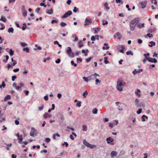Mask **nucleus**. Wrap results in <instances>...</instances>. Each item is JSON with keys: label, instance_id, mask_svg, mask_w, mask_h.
Segmentation results:
<instances>
[{"label": "nucleus", "instance_id": "f257e3e1", "mask_svg": "<svg viewBox=\"0 0 158 158\" xmlns=\"http://www.w3.org/2000/svg\"><path fill=\"white\" fill-rule=\"evenodd\" d=\"M140 18L137 17L131 20L130 23V29L131 31H134L137 24L140 21Z\"/></svg>", "mask_w": 158, "mask_h": 158}, {"label": "nucleus", "instance_id": "13d9d810", "mask_svg": "<svg viewBox=\"0 0 158 158\" xmlns=\"http://www.w3.org/2000/svg\"><path fill=\"white\" fill-rule=\"evenodd\" d=\"M19 143L20 144H22V143H24L25 145H27L28 143L27 141H25L24 142L23 141H22V142H19Z\"/></svg>", "mask_w": 158, "mask_h": 158}, {"label": "nucleus", "instance_id": "e2e57ef3", "mask_svg": "<svg viewBox=\"0 0 158 158\" xmlns=\"http://www.w3.org/2000/svg\"><path fill=\"white\" fill-rule=\"evenodd\" d=\"M81 102L80 101L79 102H78L77 103L76 106H78V107H80L81 106Z\"/></svg>", "mask_w": 158, "mask_h": 158}, {"label": "nucleus", "instance_id": "7c9ffc66", "mask_svg": "<svg viewBox=\"0 0 158 158\" xmlns=\"http://www.w3.org/2000/svg\"><path fill=\"white\" fill-rule=\"evenodd\" d=\"M126 54L127 55H131V56H133L134 54L133 52L131 51L127 52Z\"/></svg>", "mask_w": 158, "mask_h": 158}, {"label": "nucleus", "instance_id": "79ce46f5", "mask_svg": "<svg viewBox=\"0 0 158 158\" xmlns=\"http://www.w3.org/2000/svg\"><path fill=\"white\" fill-rule=\"evenodd\" d=\"M24 71L23 72V74H26L28 72V70L26 69L25 67L24 68Z\"/></svg>", "mask_w": 158, "mask_h": 158}, {"label": "nucleus", "instance_id": "423d86ee", "mask_svg": "<svg viewBox=\"0 0 158 158\" xmlns=\"http://www.w3.org/2000/svg\"><path fill=\"white\" fill-rule=\"evenodd\" d=\"M72 12L71 10H68L67 12L65 13L62 16V18L64 19L67 18L69 16L72 14Z\"/></svg>", "mask_w": 158, "mask_h": 158}, {"label": "nucleus", "instance_id": "a211bd4d", "mask_svg": "<svg viewBox=\"0 0 158 158\" xmlns=\"http://www.w3.org/2000/svg\"><path fill=\"white\" fill-rule=\"evenodd\" d=\"M5 27V26L3 23H0V29L1 30H3L4 29Z\"/></svg>", "mask_w": 158, "mask_h": 158}, {"label": "nucleus", "instance_id": "2f4dec72", "mask_svg": "<svg viewBox=\"0 0 158 158\" xmlns=\"http://www.w3.org/2000/svg\"><path fill=\"white\" fill-rule=\"evenodd\" d=\"M98 109L96 108H94L92 110V113L94 114H96L97 113Z\"/></svg>", "mask_w": 158, "mask_h": 158}, {"label": "nucleus", "instance_id": "69168bd1", "mask_svg": "<svg viewBox=\"0 0 158 158\" xmlns=\"http://www.w3.org/2000/svg\"><path fill=\"white\" fill-rule=\"evenodd\" d=\"M145 115H143L141 117V118L142 119L143 121L144 122L145 121Z\"/></svg>", "mask_w": 158, "mask_h": 158}, {"label": "nucleus", "instance_id": "473e14b6", "mask_svg": "<svg viewBox=\"0 0 158 158\" xmlns=\"http://www.w3.org/2000/svg\"><path fill=\"white\" fill-rule=\"evenodd\" d=\"M59 117L61 120H63L64 119V117L63 114H59Z\"/></svg>", "mask_w": 158, "mask_h": 158}, {"label": "nucleus", "instance_id": "4c0bfd02", "mask_svg": "<svg viewBox=\"0 0 158 158\" xmlns=\"http://www.w3.org/2000/svg\"><path fill=\"white\" fill-rule=\"evenodd\" d=\"M78 9L76 7H74L73 10V11L74 13H76L78 11Z\"/></svg>", "mask_w": 158, "mask_h": 158}, {"label": "nucleus", "instance_id": "a18cd8bd", "mask_svg": "<svg viewBox=\"0 0 158 158\" xmlns=\"http://www.w3.org/2000/svg\"><path fill=\"white\" fill-rule=\"evenodd\" d=\"M82 127L83 128V131H87V127L85 125H83L82 126Z\"/></svg>", "mask_w": 158, "mask_h": 158}, {"label": "nucleus", "instance_id": "338daca9", "mask_svg": "<svg viewBox=\"0 0 158 158\" xmlns=\"http://www.w3.org/2000/svg\"><path fill=\"white\" fill-rule=\"evenodd\" d=\"M44 99L46 101H47L48 99V96L47 95H46L44 97Z\"/></svg>", "mask_w": 158, "mask_h": 158}, {"label": "nucleus", "instance_id": "bf43d9fd", "mask_svg": "<svg viewBox=\"0 0 158 158\" xmlns=\"http://www.w3.org/2000/svg\"><path fill=\"white\" fill-rule=\"evenodd\" d=\"M44 105H42V106L41 107H39L38 108V110L39 111L42 110L44 108Z\"/></svg>", "mask_w": 158, "mask_h": 158}, {"label": "nucleus", "instance_id": "774afa93", "mask_svg": "<svg viewBox=\"0 0 158 158\" xmlns=\"http://www.w3.org/2000/svg\"><path fill=\"white\" fill-rule=\"evenodd\" d=\"M25 93L26 95L27 96L28 95V94H29V91H27V90H24V91H23Z\"/></svg>", "mask_w": 158, "mask_h": 158}, {"label": "nucleus", "instance_id": "72a5a7b5", "mask_svg": "<svg viewBox=\"0 0 158 158\" xmlns=\"http://www.w3.org/2000/svg\"><path fill=\"white\" fill-rule=\"evenodd\" d=\"M83 79L85 81L87 82L89 81H90V80H89V78L85 77H83Z\"/></svg>", "mask_w": 158, "mask_h": 158}, {"label": "nucleus", "instance_id": "412c9836", "mask_svg": "<svg viewBox=\"0 0 158 158\" xmlns=\"http://www.w3.org/2000/svg\"><path fill=\"white\" fill-rule=\"evenodd\" d=\"M11 97L10 95H7L4 99V100L5 101H6L10 99L11 98Z\"/></svg>", "mask_w": 158, "mask_h": 158}, {"label": "nucleus", "instance_id": "c9c22d12", "mask_svg": "<svg viewBox=\"0 0 158 158\" xmlns=\"http://www.w3.org/2000/svg\"><path fill=\"white\" fill-rule=\"evenodd\" d=\"M27 27V25L25 23L23 24V26L22 27L23 30L24 31Z\"/></svg>", "mask_w": 158, "mask_h": 158}, {"label": "nucleus", "instance_id": "cd10ccee", "mask_svg": "<svg viewBox=\"0 0 158 158\" xmlns=\"http://www.w3.org/2000/svg\"><path fill=\"white\" fill-rule=\"evenodd\" d=\"M72 37H75V39L73 40V41L76 42L78 40V38L76 35L74 34L73 35Z\"/></svg>", "mask_w": 158, "mask_h": 158}, {"label": "nucleus", "instance_id": "bb28decb", "mask_svg": "<svg viewBox=\"0 0 158 158\" xmlns=\"http://www.w3.org/2000/svg\"><path fill=\"white\" fill-rule=\"evenodd\" d=\"M8 31L9 33L11 32L12 33H13L14 32L13 28L12 27L9 28L8 29Z\"/></svg>", "mask_w": 158, "mask_h": 158}, {"label": "nucleus", "instance_id": "1a4fd4ad", "mask_svg": "<svg viewBox=\"0 0 158 158\" xmlns=\"http://www.w3.org/2000/svg\"><path fill=\"white\" fill-rule=\"evenodd\" d=\"M148 60L149 62L151 63H156L157 62V60L156 59L151 57H148Z\"/></svg>", "mask_w": 158, "mask_h": 158}, {"label": "nucleus", "instance_id": "ea45409f", "mask_svg": "<svg viewBox=\"0 0 158 158\" xmlns=\"http://www.w3.org/2000/svg\"><path fill=\"white\" fill-rule=\"evenodd\" d=\"M60 25L62 27H64L66 26L67 24L64 22H62L60 23Z\"/></svg>", "mask_w": 158, "mask_h": 158}, {"label": "nucleus", "instance_id": "c03bdc74", "mask_svg": "<svg viewBox=\"0 0 158 158\" xmlns=\"http://www.w3.org/2000/svg\"><path fill=\"white\" fill-rule=\"evenodd\" d=\"M108 24V22L106 20H103L102 21V25H107Z\"/></svg>", "mask_w": 158, "mask_h": 158}, {"label": "nucleus", "instance_id": "0eeeda50", "mask_svg": "<svg viewBox=\"0 0 158 158\" xmlns=\"http://www.w3.org/2000/svg\"><path fill=\"white\" fill-rule=\"evenodd\" d=\"M92 20L91 18H86L85 19L84 25L85 26L89 25L91 23Z\"/></svg>", "mask_w": 158, "mask_h": 158}, {"label": "nucleus", "instance_id": "2eb2a0df", "mask_svg": "<svg viewBox=\"0 0 158 158\" xmlns=\"http://www.w3.org/2000/svg\"><path fill=\"white\" fill-rule=\"evenodd\" d=\"M144 23L141 24H139L136 25V27L138 28L139 29H140L141 28H142L144 27Z\"/></svg>", "mask_w": 158, "mask_h": 158}, {"label": "nucleus", "instance_id": "7ed1b4c3", "mask_svg": "<svg viewBox=\"0 0 158 158\" xmlns=\"http://www.w3.org/2000/svg\"><path fill=\"white\" fill-rule=\"evenodd\" d=\"M66 54L69 57L72 58L74 57V53L72 52V49L69 47H68V49L66 50Z\"/></svg>", "mask_w": 158, "mask_h": 158}, {"label": "nucleus", "instance_id": "f3484780", "mask_svg": "<svg viewBox=\"0 0 158 158\" xmlns=\"http://www.w3.org/2000/svg\"><path fill=\"white\" fill-rule=\"evenodd\" d=\"M149 43L151 44H149L148 45V46L150 47H152L153 46H155L156 45V43L155 42L153 41H150Z\"/></svg>", "mask_w": 158, "mask_h": 158}, {"label": "nucleus", "instance_id": "39448f33", "mask_svg": "<svg viewBox=\"0 0 158 158\" xmlns=\"http://www.w3.org/2000/svg\"><path fill=\"white\" fill-rule=\"evenodd\" d=\"M38 132L35 129L32 127L31 128V131L30 132V135L31 136L34 137L37 135Z\"/></svg>", "mask_w": 158, "mask_h": 158}, {"label": "nucleus", "instance_id": "680f3d73", "mask_svg": "<svg viewBox=\"0 0 158 158\" xmlns=\"http://www.w3.org/2000/svg\"><path fill=\"white\" fill-rule=\"evenodd\" d=\"M17 78V76H12V81H15V80L16 78Z\"/></svg>", "mask_w": 158, "mask_h": 158}, {"label": "nucleus", "instance_id": "4d7b16f0", "mask_svg": "<svg viewBox=\"0 0 158 158\" xmlns=\"http://www.w3.org/2000/svg\"><path fill=\"white\" fill-rule=\"evenodd\" d=\"M92 57H89L88 58L85 59V61L86 62H88L90 61V60L92 59Z\"/></svg>", "mask_w": 158, "mask_h": 158}, {"label": "nucleus", "instance_id": "f8f14e48", "mask_svg": "<svg viewBox=\"0 0 158 158\" xmlns=\"http://www.w3.org/2000/svg\"><path fill=\"white\" fill-rule=\"evenodd\" d=\"M88 78H89V80H94L97 78V77L95 75V74L91 75L90 76H89L88 77Z\"/></svg>", "mask_w": 158, "mask_h": 158}, {"label": "nucleus", "instance_id": "5fc2aeb1", "mask_svg": "<svg viewBox=\"0 0 158 158\" xmlns=\"http://www.w3.org/2000/svg\"><path fill=\"white\" fill-rule=\"evenodd\" d=\"M71 64L72 65H73L74 67H76L77 66V64L75 63L74 61L73 60L71 61Z\"/></svg>", "mask_w": 158, "mask_h": 158}, {"label": "nucleus", "instance_id": "ddd939ff", "mask_svg": "<svg viewBox=\"0 0 158 158\" xmlns=\"http://www.w3.org/2000/svg\"><path fill=\"white\" fill-rule=\"evenodd\" d=\"M117 155V152L115 151H113L110 153V156L112 157H113L114 156H116Z\"/></svg>", "mask_w": 158, "mask_h": 158}, {"label": "nucleus", "instance_id": "58836bf2", "mask_svg": "<svg viewBox=\"0 0 158 158\" xmlns=\"http://www.w3.org/2000/svg\"><path fill=\"white\" fill-rule=\"evenodd\" d=\"M0 119H2L3 121H5L6 119V117L2 116V114L0 115Z\"/></svg>", "mask_w": 158, "mask_h": 158}, {"label": "nucleus", "instance_id": "37998d69", "mask_svg": "<svg viewBox=\"0 0 158 158\" xmlns=\"http://www.w3.org/2000/svg\"><path fill=\"white\" fill-rule=\"evenodd\" d=\"M151 2L152 3H153L155 5H156L157 3V2L156 0H151Z\"/></svg>", "mask_w": 158, "mask_h": 158}, {"label": "nucleus", "instance_id": "c756f323", "mask_svg": "<svg viewBox=\"0 0 158 158\" xmlns=\"http://www.w3.org/2000/svg\"><path fill=\"white\" fill-rule=\"evenodd\" d=\"M104 6H105L107 10L110 9V8L108 6V3L107 2H106L104 4Z\"/></svg>", "mask_w": 158, "mask_h": 158}, {"label": "nucleus", "instance_id": "de8ad7c7", "mask_svg": "<svg viewBox=\"0 0 158 158\" xmlns=\"http://www.w3.org/2000/svg\"><path fill=\"white\" fill-rule=\"evenodd\" d=\"M96 83L95 85H97L98 84H99L101 83V81L98 79H96L95 80Z\"/></svg>", "mask_w": 158, "mask_h": 158}, {"label": "nucleus", "instance_id": "20e7f679", "mask_svg": "<svg viewBox=\"0 0 158 158\" xmlns=\"http://www.w3.org/2000/svg\"><path fill=\"white\" fill-rule=\"evenodd\" d=\"M135 105L138 107H144L145 105L144 103H139V100L138 99H136L135 100Z\"/></svg>", "mask_w": 158, "mask_h": 158}, {"label": "nucleus", "instance_id": "aec40b11", "mask_svg": "<svg viewBox=\"0 0 158 158\" xmlns=\"http://www.w3.org/2000/svg\"><path fill=\"white\" fill-rule=\"evenodd\" d=\"M50 117V115L48 114L47 113H45L44 115V118H46L48 117Z\"/></svg>", "mask_w": 158, "mask_h": 158}, {"label": "nucleus", "instance_id": "603ef678", "mask_svg": "<svg viewBox=\"0 0 158 158\" xmlns=\"http://www.w3.org/2000/svg\"><path fill=\"white\" fill-rule=\"evenodd\" d=\"M142 111V109L141 108H139V109L137 111L136 113L138 114H140Z\"/></svg>", "mask_w": 158, "mask_h": 158}, {"label": "nucleus", "instance_id": "6e6552de", "mask_svg": "<svg viewBox=\"0 0 158 158\" xmlns=\"http://www.w3.org/2000/svg\"><path fill=\"white\" fill-rule=\"evenodd\" d=\"M106 140L107 141V143L109 144H111V145L114 144L113 142L114 140L111 137L107 138L106 139Z\"/></svg>", "mask_w": 158, "mask_h": 158}, {"label": "nucleus", "instance_id": "a878e982", "mask_svg": "<svg viewBox=\"0 0 158 158\" xmlns=\"http://www.w3.org/2000/svg\"><path fill=\"white\" fill-rule=\"evenodd\" d=\"M91 31L93 32L94 34H97L98 33V31L94 28H92L91 29Z\"/></svg>", "mask_w": 158, "mask_h": 158}, {"label": "nucleus", "instance_id": "0e129e2a", "mask_svg": "<svg viewBox=\"0 0 158 158\" xmlns=\"http://www.w3.org/2000/svg\"><path fill=\"white\" fill-rule=\"evenodd\" d=\"M60 62V59L58 58L56 60L55 62L56 64H59V63Z\"/></svg>", "mask_w": 158, "mask_h": 158}, {"label": "nucleus", "instance_id": "b1692460", "mask_svg": "<svg viewBox=\"0 0 158 158\" xmlns=\"http://www.w3.org/2000/svg\"><path fill=\"white\" fill-rule=\"evenodd\" d=\"M6 86V84L4 81H3L2 82V85H0V88L2 89V87L3 88H4Z\"/></svg>", "mask_w": 158, "mask_h": 158}, {"label": "nucleus", "instance_id": "9d476101", "mask_svg": "<svg viewBox=\"0 0 158 158\" xmlns=\"http://www.w3.org/2000/svg\"><path fill=\"white\" fill-rule=\"evenodd\" d=\"M142 69H139L138 70H137L136 69H135L132 72V73L134 75H136V73H139L141 72H142Z\"/></svg>", "mask_w": 158, "mask_h": 158}, {"label": "nucleus", "instance_id": "e433bc0d", "mask_svg": "<svg viewBox=\"0 0 158 158\" xmlns=\"http://www.w3.org/2000/svg\"><path fill=\"white\" fill-rule=\"evenodd\" d=\"M116 2L117 3H120V4H122L123 3V2L122 0H115Z\"/></svg>", "mask_w": 158, "mask_h": 158}, {"label": "nucleus", "instance_id": "a19ab883", "mask_svg": "<svg viewBox=\"0 0 158 158\" xmlns=\"http://www.w3.org/2000/svg\"><path fill=\"white\" fill-rule=\"evenodd\" d=\"M51 140L49 138H46L45 139V142L47 143H49Z\"/></svg>", "mask_w": 158, "mask_h": 158}, {"label": "nucleus", "instance_id": "f704fd0d", "mask_svg": "<svg viewBox=\"0 0 158 158\" xmlns=\"http://www.w3.org/2000/svg\"><path fill=\"white\" fill-rule=\"evenodd\" d=\"M14 51L12 50V49H11L9 52V54L10 55L12 56L14 55Z\"/></svg>", "mask_w": 158, "mask_h": 158}, {"label": "nucleus", "instance_id": "052dcab7", "mask_svg": "<svg viewBox=\"0 0 158 158\" xmlns=\"http://www.w3.org/2000/svg\"><path fill=\"white\" fill-rule=\"evenodd\" d=\"M40 5L41 6H44V7H46L47 6V5H45V4L44 3H41L40 4Z\"/></svg>", "mask_w": 158, "mask_h": 158}, {"label": "nucleus", "instance_id": "3c124183", "mask_svg": "<svg viewBox=\"0 0 158 158\" xmlns=\"http://www.w3.org/2000/svg\"><path fill=\"white\" fill-rule=\"evenodd\" d=\"M18 139L19 141V142H22L23 139L22 135H20V136L18 138Z\"/></svg>", "mask_w": 158, "mask_h": 158}, {"label": "nucleus", "instance_id": "6ab92c4d", "mask_svg": "<svg viewBox=\"0 0 158 158\" xmlns=\"http://www.w3.org/2000/svg\"><path fill=\"white\" fill-rule=\"evenodd\" d=\"M83 46V42L82 40H80L78 43V47L79 48H81Z\"/></svg>", "mask_w": 158, "mask_h": 158}, {"label": "nucleus", "instance_id": "6e6d98bb", "mask_svg": "<svg viewBox=\"0 0 158 158\" xmlns=\"http://www.w3.org/2000/svg\"><path fill=\"white\" fill-rule=\"evenodd\" d=\"M23 16L25 17L27 15V12L25 11H23Z\"/></svg>", "mask_w": 158, "mask_h": 158}, {"label": "nucleus", "instance_id": "4be33fe9", "mask_svg": "<svg viewBox=\"0 0 158 158\" xmlns=\"http://www.w3.org/2000/svg\"><path fill=\"white\" fill-rule=\"evenodd\" d=\"M0 20L2 21L4 23H5L6 22V19L5 17L3 16L1 17V19H0Z\"/></svg>", "mask_w": 158, "mask_h": 158}, {"label": "nucleus", "instance_id": "864d4df0", "mask_svg": "<svg viewBox=\"0 0 158 158\" xmlns=\"http://www.w3.org/2000/svg\"><path fill=\"white\" fill-rule=\"evenodd\" d=\"M20 44L22 47H24L27 45V44L23 42H21Z\"/></svg>", "mask_w": 158, "mask_h": 158}, {"label": "nucleus", "instance_id": "4468645a", "mask_svg": "<svg viewBox=\"0 0 158 158\" xmlns=\"http://www.w3.org/2000/svg\"><path fill=\"white\" fill-rule=\"evenodd\" d=\"M46 13L49 15H52L53 14V10L52 9L50 10H48Z\"/></svg>", "mask_w": 158, "mask_h": 158}, {"label": "nucleus", "instance_id": "dca6fc26", "mask_svg": "<svg viewBox=\"0 0 158 158\" xmlns=\"http://www.w3.org/2000/svg\"><path fill=\"white\" fill-rule=\"evenodd\" d=\"M83 143L85 146L88 147H89V146H90V143L87 142L85 140H83Z\"/></svg>", "mask_w": 158, "mask_h": 158}, {"label": "nucleus", "instance_id": "49530a36", "mask_svg": "<svg viewBox=\"0 0 158 158\" xmlns=\"http://www.w3.org/2000/svg\"><path fill=\"white\" fill-rule=\"evenodd\" d=\"M12 145V144L11 143H10L9 144H6V149L7 150H9L10 149V148H9V147H11Z\"/></svg>", "mask_w": 158, "mask_h": 158}, {"label": "nucleus", "instance_id": "5701e85b", "mask_svg": "<svg viewBox=\"0 0 158 158\" xmlns=\"http://www.w3.org/2000/svg\"><path fill=\"white\" fill-rule=\"evenodd\" d=\"M23 51H25L26 53H28L29 52V49L28 47L24 48L23 49Z\"/></svg>", "mask_w": 158, "mask_h": 158}, {"label": "nucleus", "instance_id": "8fccbe9b", "mask_svg": "<svg viewBox=\"0 0 158 158\" xmlns=\"http://www.w3.org/2000/svg\"><path fill=\"white\" fill-rule=\"evenodd\" d=\"M89 146V148H94L96 147V146L95 145H92L90 144Z\"/></svg>", "mask_w": 158, "mask_h": 158}, {"label": "nucleus", "instance_id": "393cba45", "mask_svg": "<svg viewBox=\"0 0 158 158\" xmlns=\"http://www.w3.org/2000/svg\"><path fill=\"white\" fill-rule=\"evenodd\" d=\"M88 93L86 90L83 93V94L82 96L84 98H85L86 97V96L88 95Z\"/></svg>", "mask_w": 158, "mask_h": 158}, {"label": "nucleus", "instance_id": "c85d7f7f", "mask_svg": "<svg viewBox=\"0 0 158 158\" xmlns=\"http://www.w3.org/2000/svg\"><path fill=\"white\" fill-rule=\"evenodd\" d=\"M140 90L139 89H137V92H135V94L138 97H140V94H138V93L140 92Z\"/></svg>", "mask_w": 158, "mask_h": 158}, {"label": "nucleus", "instance_id": "09e8293b", "mask_svg": "<svg viewBox=\"0 0 158 158\" xmlns=\"http://www.w3.org/2000/svg\"><path fill=\"white\" fill-rule=\"evenodd\" d=\"M120 33L119 32H117L114 35V37L115 38H116L118 36L120 35Z\"/></svg>", "mask_w": 158, "mask_h": 158}, {"label": "nucleus", "instance_id": "f03ea898", "mask_svg": "<svg viewBox=\"0 0 158 158\" xmlns=\"http://www.w3.org/2000/svg\"><path fill=\"white\" fill-rule=\"evenodd\" d=\"M126 85V83L122 80H118L117 82L116 88L119 91H122L123 90L122 87Z\"/></svg>", "mask_w": 158, "mask_h": 158}, {"label": "nucleus", "instance_id": "9b49d317", "mask_svg": "<svg viewBox=\"0 0 158 158\" xmlns=\"http://www.w3.org/2000/svg\"><path fill=\"white\" fill-rule=\"evenodd\" d=\"M139 4L140 5V7L142 8H144L146 6L147 3L145 2H140Z\"/></svg>", "mask_w": 158, "mask_h": 158}]
</instances>
